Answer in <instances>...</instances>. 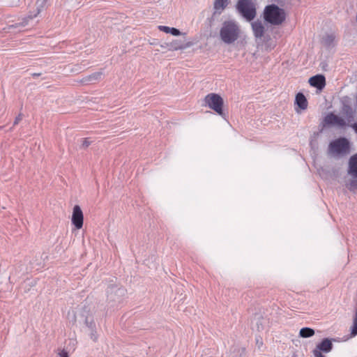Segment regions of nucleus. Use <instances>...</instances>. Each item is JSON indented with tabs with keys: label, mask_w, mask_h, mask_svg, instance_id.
<instances>
[{
	"label": "nucleus",
	"mask_w": 357,
	"mask_h": 357,
	"mask_svg": "<svg viewBox=\"0 0 357 357\" xmlns=\"http://www.w3.org/2000/svg\"><path fill=\"white\" fill-rule=\"evenodd\" d=\"M102 75V73L101 72H96L94 73L88 77H85L84 79V82H94L100 79Z\"/></svg>",
	"instance_id": "obj_17"
},
{
	"label": "nucleus",
	"mask_w": 357,
	"mask_h": 357,
	"mask_svg": "<svg viewBox=\"0 0 357 357\" xmlns=\"http://www.w3.org/2000/svg\"><path fill=\"white\" fill-rule=\"evenodd\" d=\"M32 75L33 76H38V75H40V74H33Z\"/></svg>",
	"instance_id": "obj_30"
},
{
	"label": "nucleus",
	"mask_w": 357,
	"mask_h": 357,
	"mask_svg": "<svg viewBox=\"0 0 357 357\" xmlns=\"http://www.w3.org/2000/svg\"><path fill=\"white\" fill-rule=\"evenodd\" d=\"M21 121V116L20 114L18 115V116L16 117L15 121L14 122V124H17Z\"/></svg>",
	"instance_id": "obj_27"
},
{
	"label": "nucleus",
	"mask_w": 357,
	"mask_h": 357,
	"mask_svg": "<svg viewBox=\"0 0 357 357\" xmlns=\"http://www.w3.org/2000/svg\"><path fill=\"white\" fill-rule=\"evenodd\" d=\"M236 8L248 21H251L256 16V9L250 0H238Z\"/></svg>",
	"instance_id": "obj_3"
},
{
	"label": "nucleus",
	"mask_w": 357,
	"mask_h": 357,
	"mask_svg": "<svg viewBox=\"0 0 357 357\" xmlns=\"http://www.w3.org/2000/svg\"><path fill=\"white\" fill-rule=\"evenodd\" d=\"M357 335V310L354 317L353 319V325L351 328V336L355 337Z\"/></svg>",
	"instance_id": "obj_19"
},
{
	"label": "nucleus",
	"mask_w": 357,
	"mask_h": 357,
	"mask_svg": "<svg viewBox=\"0 0 357 357\" xmlns=\"http://www.w3.org/2000/svg\"><path fill=\"white\" fill-rule=\"evenodd\" d=\"M85 323H86V326L89 327V328L91 330V332H90L91 338L93 341L97 340L98 337H97V335L96 334V331H95L94 322L92 320L89 321L88 319H86Z\"/></svg>",
	"instance_id": "obj_15"
},
{
	"label": "nucleus",
	"mask_w": 357,
	"mask_h": 357,
	"mask_svg": "<svg viewBox=\"0 0 357 357\" xmlns=\"http://www.w3.org/2000/svg\"><path fill=\"white\" fill-rule=\"evenodd\" d=\"M181 47H175V50L181 49Z\"/></svg>",
	"instance_id": "obj_31"
},
{
	"label": "nucleus",
	"mask_w": 357,
	"mask_h": 357,
	"mask_svg": "<svg viewBox=\"0 0 357 357\" xmlns=\"http://www.w3.org/2000/svg\"><path fill=\"white\" fill-rule=\"evenodd\" d=\"M84 215L79 206L73 207L71 222L76 229H79L83 226Z\"/></svg>",
	"instance_id": "obj_6"
},
{
	"label": "nucleus",
	"mask_w": 357,
	"mask_h": 357,
	"mask_svg": "<svg viewBox=\"0 0 357 357\" xmlns=\"http://www.w3.org/2000/svg\"><path fill=\"white\" fill-rule=\"evenodd\" d=\"M252 29L255 38H261L263 36L264 33V26L261 21H254L252 23Z\"/></svg>",
	"instance_id": "obj_10"
},
{
	"label": "nucleus",
	"mask_w": 357,
	"mask_h": 357,
	"mask_svg": "<svg viewBox=\"0 0 357 357\" xmlns=\"http://www.w3.org/2000/svg\"><path fill=\"white\" fill-rule=\"evenodd\" d=\"M348 173L354 178H357V153L353 155L349 160Z\"/></svg>",
	"instance_id": "obj_11"
},
{
	"label": "nucleus",
	"mask_w": 357,
	"mask_h": 357,
	"mask_svg": "<svg viewBox=\"0 0 357 357\" xmlns=\"http://www.w3.org/2000/svg\"><path fill=\"white\" fill-rule=\"evenodd\" d=\"M330 153L335 155H344L349 152V143L346 138H339L332 141L328 146Z\"/></svg>",
	"instance_id": "obj_4"
},
{
	"label": "nucleus",
	"mask_w": 357,
	"mask_h": 357,
	"mask_svg": "<svg viewBox=\"0 0 357 357\" xmlns=\"http://www.w3.org/2000/svg\"><path fill=\"white\" fill-rule=\"evenodd\" d=\"M59 355L60 357H68V353L66 349H62L59 353Z\"/></svg>",
	"instance_id": "obj_26"
},
{
	"label": "nucleus",
	"mask_w": 357,
	"mask_h": 357,
	"mask_svg": "<svg viewBox=\"0 0 357 357\" xmlns=\"http://www.w3.org/2000/svg\"><path fill=\"white\" fill-rule=\"evenodd\" d=\"M169 33H171L173 36H179V35H181V31L176 28L171 27Z\"/></svg>",
	"instance_id": "obj_23"
},
{
	"label": "nucleus",
	"mask_w": 357,
	"mask_h": 357,
	"mask_svg": "<svg viewBox=\"0 0 357 357\" xmlns=\"http://www.w3.org/2000/svg\"><path fill=\"white\" fill-rule=\"evenodd\" d=\"M91 144V141L89 139H84L82 140V146L83 148H86Z\"/></svg>",
	"instance_id": "obj_24"
},
{
	"label": "nucleus",
	"mask_w": 357,
	"mask_h": 357,
	"mask_svg": "<svg viewBox=\"0 0 357 357\" xmlns=\"http://www.w3.org/2000/svg\"><path fill=\"white\" fill-rule=\"evenodd\" d=\"M229 4V0H215L213 3V15H220Z\"/></svg>",
	"instance_id": "obj_12"
},
{
	"label": "nucleus",
	"mask_w": 357,
	"mask_h": 357,
	"mask_svg": "<svg viewBox=\"0 0 357 357\" xmlns=\"http://www.w3.org/2000/svg\"><path fill=\"white\" fill-rule=\"evenodd\" d=\"M352 128L354 129V130L355 131L356 133H357V123H354L352 126H351Z\"/></svg>",
	"instance_id": "obj_28"
},
{
	"label": "nucleus",
	"mask_w": 357,
	"mask_h": 357,
	"mask_svg": "<svg viewBox=\"0 0 357 357\" xmlns=\"http://www.w3.org/2000/svg\"><path fill=\"white\" fill-rule=\"evenodd\" d=\"M45 2H46V0H38L37 1V4H38V7H37L38 13H37V14H38L40 12V10L43 8V6L45 3Z\"/></svg>",
	"instance_id": "obj_21"
},
{
	"label": "nucleus",
	"mask_w": 357,
	"mask_h": 357,
	"mask_svg": "<svg viewBox=\"0 0 357 357\" xmlns=\"http://www.w3.org/2000/svg\"><path fill=\"white\" fill-rule=\"evenodd\" d=\"M313 355L314 357H324V356L321 353V351L316 349L313 350Z\"/></svg>",
	"instance_id": "obj_25"
},
{
	"label": "nucleus",
	"mask_w": 357,
	"mask_h": 357,
	"mask_svg": "<svg viewBox=\"0 0 357 357\" xmlns=\"http://www.w3.org/2000/svg\"><path fill=\"white\" fill-rule=\"evenodd\" d=\"M324 122L327 125L337 126L341 128L346 126L344 119L338 116L337 115L334 114L333 113L327 114L324 118Z\"/></svg>",
	"instance_id": "obj_8"
},
{
	"label": "nucleus",
	"mask_w": 357,
	"mask_h": 357,
	"mask_svg": "<svg viewBox=\"0 0 357 357\" xmlns=\"http://www.w3.org/2000/svg\"><path fill=\"white\" fill-rule=\"evenodd\" d=\"M264 19L272 25L278 26L285 21L286 13L283 8L277 5L270 4L264 8Z\"/></svg>",
	"instance_id": "obj_2"
},
{
	"label": "nucleus",
	"mask_w": 357,
	"mask_h": 357,
	"mask_svg": "<svg viewBox=\"0 0 357 357\" xmlns=\"http://www.w3.org/2000/svg\"><path fill=\"white\" fill-rule=\"evenodd\" d=\"M309 83L312 86L321 90L326 85V79L322 75H317L310 78Z\"/></svg>",
	"instance_id": "obj_9"
},
{
	"label": "nucleus",
	"mask_w": 357,
	"mask_h": 357,
	"mask_svg": "<svg viewBox=\"0 0 357 357\" xmlns=\"http://www.w3.org/2000/svg\"><path fill=\"white\" fill-rule=\"evenodd\" d=\"M347 187L350 190H354L357 189V180H351L348 184Z\"/></svg>",
	"instance_id": "obj_20"
},
{
	"label": "nucleus",
	"mask_w": 357,
	"mask_h": 357,
	"mask_svg": "<svg viewBox=\"0 0 357 357\" xmlns=\"http://www.w3.org/2000/svg\"><path fill=\"white\" fill-rule=\"evenodd\" d=\"M333 349V344L328 338L324 339L319 344H317L316 349L323 351L324 353L330 352Z\"/></svg>",
	"instance_id": "obj_13"
},
{
	"label": "nucleus",
	"mask_w": 357,
	"mask_h": 357,
	"mask_svg": "<svg viewBox=\"0 0 357 357\" xmlns=\"http://www.w3.org/2000/svg\"><path fill=\"white\" fill-rule=\"evenodd\" d=\"M241 30L238 23L234 20H226L222 24L220 29V38L221 40L227 45L236 41L241 36Z\"/></svg>",
	"instance_id": "obj_1"
},
{
	"label": "nucleus",
	"mask_w": 357,
	"mask_h": 357,
	"mask_svg": "<svg viewBox=\"0 0 357 357\" xmlns=\"http://www.w3.org/2000/svg\"><path fill=\"white\" fill-rule=\"evenodd\" d=\"M170 28L171 27H169L167 26H163V25L158 26V29L161 31L166 33H169Z\"/></svg>",
	"instance_id": "obj_22"
},
{
	"label": "nucleus",
	"mask_w": 357,
	"mask_h": 357,
	"mask_svg": "<svg viewBox=\"0 0 357 357\" xmlns=\"http://www.w3.org/2000/svg\"><path fill=\"white\" fill-rule=\"evenodd\" d=\"M126 290L123 287L111 286L107 291L108 298L113 301H120L121 298L126 294Z\"/></svg>",
	"instance_id": "obj_7"
},
{
	"label": "nucleus",
	"mask_w": 357,
	"mask_h": 357,
	"mask_svg": "<svg viewBox=\"0 0 357 357\" xmlns=\"http://www.w3.org/2000/svg\"><path fill=\"white\" fill-rule=\"evenodd\" d=\"M299 335L304 338L310 337L314 335V331L311 328L305 327L300 330Z\"/></svg>",
	"instance_id": "obj_16"
},
{
	"label": "nucleus",
	"mask_w": 357,
	"mask_h": 357,
	"mask_svg": "<svg viewBox=\"0 0 357 357\" xmlns=\"http://www.w3.org/2000/svg\"><path fill=\"white\" fill-rule=\"evenodd\" d=\"M14 26H15L14 25H11V26H10L8 27V29H12V28H13Z\"/></svg>",
	"instance_id": "obj_29"
},
{
	"label": "nucleus",
	"mask_w": 357,
	"mask_h": 357,
	"mask_svg": "<svg viewBox=\"0 0 357 357\" xmlns=\"http://www.w3.org/2000/svg\"><path fill=\"white\" fill-rule=\"evenodd\" d=\"M296 103L301 109H305L307 107V99L302 93H298L296 96Z\"/></svg>",
	"instance_id": "obj_14"
},
{
	"label": "nucleus",
	"mask_w": 357,
	"mask_h": 357,
	"mask_svg": "<svg viewBox=\"0 0 357 357\" xmlns=\"http://www.w3.org/2000/svg\"><path fill=\"white\" fill-rule=\"evenodd\" d=\"M334 40L335 36L333 34H327L323 38L322 42L324 45L330 47L333 45Z\"/></svg>",
	"instance_id": "obj_18"
},
{
	"label": "nucleus",
	"mask_w": 357,
	"mask_h": 357,
	"mask_svg": "<svg viewBox=\"0 0 357 357\" xmlns=\"http://www.w3.org/2000/svg\"><path fill=\"white\" fill-rule=\"evenodd\" d=\"M205 104L209 108L215 111L219 115H223V100L217 93H209L204 98Z\"/></svg>",
	"instance_id": "obj_5"
}]
</instances>
